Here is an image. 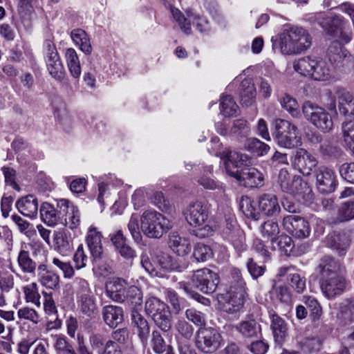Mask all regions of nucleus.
<instances>
[{"label": "nucleus", "instance_id": "obj_1", "mask_svg": "<svg viewBox=\"0 0 354 354\" xmlns=\"http://www.w3.org/2000/svg\"><path fill=\"white\" fill-rule=\"evenodd\" d=\"M312 40V37L305 28L287 25L279 35L278 46L283 55H299L310 48Z\"/></svg>", "mask_w": 354, "mask_h": 354}, {"label": "nucleus", "instance_id": "obj_2", "mask_svg": "<svg viewBox=\"0 0 354 354\" xmlns=\"http://www.w3.org/2000/svg\"><path fill=\"white\" fill-rule=\"evenodd\" d=\"M208 207L205 201H195L191 202L184 210V215L187 223L196 228L195 234L204 238L213 234L214 230L208 219Z\"/></svg>", "mask_w": 354, "mask_h": 354}, {"label": "nucleus", "instance_id": "obj_3", "mask_svg": "<svg viewBox=\"0 0 354 354\" xmlns=\"http://www.w3.org/2000/svg\"><path fill=\"white\" fill-rule=\"evenodd\" d=\"M230 283V288L226 294L227 302L224 308L229 313H234L243 307L245 296L246 284L239 269L231 268Z\"/></svg>", "mask_w": 354, "mask_h": 354}, {"label": "nucleus", "instance_id": "obj_4", "mask_svg": "<svg viewBox=\"0 0 354 354\" xmlns=\"http://www.w3.org/2000/svg\"><path fill=\"white\" fill-rule=\"evenodd\" d=\"M172 223L155 210H147L140 217V230L150 239H160L172 227Z\"/></svg>", "mask_w": 354, "mask_h": 354}, {"label": "nucleus", "instance_id": "obj_5", "mask_svg": "<svg viewBox=\"0 0 354 354\" xmlns=\"http://www.w3.org/2000/svg\"><path fill=\"white\" fill-rule=\"evenodd\" d=\"M272 136L279 146L286 149H293L302 144L301 136L298 128L286 120H275Z\"/></svg>", "mask_w": 354, "mask_h": 354}, {"label": "nucleus", "instance_id": "obj_6", "mask_svg": "<svg viewBox=\"0 0 354 354\" xmlns=\"http://www.w3.org/2000/svg\"><path fill=\"white\" fill-rule=\"evenodd\" d=\"M304 118L322 132H329L333 128V121L330 113L323 107L310 101L301 105Z\"/></svg>", "mask_w": 354, "mask_h": 354}, {"label": "nucleus", "instance_id": "obj_7", "mask_svg": "<svg viewBox=\"0 0 354 354\" xmlns=\"http://www.w3.org/2000/svg\"><path fill=\"white\" fill-rule=\"evenodd\" d=\"M223 345V339L218 330L212 327L201 328L196 335V346L205 354H212Z\"/></svg>", "mask_w": 354, "mask_h": 354}, {"label": "nucleus", "instance_id": "obj_8", "mask_svg": "<svg viewBox=\"0 0 354 354\" xmlns=\"http://www.w3.org/2000/svg\"><path fill=\"white\" fill-rule=\"evenodd\" d=\"M145 311L162 330L171 328L170 311L167 305L157 297H151L145 302Z\"/></svg>", "mask_w": 354, "mask_h": 354}, {"label": "nucleus", "instance_id": "obj_9", "mask_svg": "<svg viewBox=\"0 0 354 354\" xmlns=\"http://www.w3.org/2000/svg\"><path fill=\"white\" fill-rule=\"evenodd\" d=\"M44 57L49 74L57 80H62L64 68L57 53L55 45L50 40H46L43 47Z\"/></svg>", "mask_w": 354, "mask_h": 354}, {"label": "nucleus", "instance_id": "obj_10", "mask_svg": "<svg viewBox=\"0 0 354 354\" xmlns=\"http://www.w3.org/2000/svg\"><path fill=\"white\" fill-rule=\"evenodd\" d=\"M219 281L218 274L208 268L197 270L192 276V282L195 287L207 295L216 291Z\"/></svg>", "mask_w": 354, "mask_h": 354}, {"label": "nucleus", "instance_id": "obj_11", "mask_svg": "<svg viewBox=\"0 0 354 354\" xmlns=\"http://www.w3.org/2000/svg\"><path fill=\"white\" fill-rule=\"evenodd\" d=\"M171 12L174 19L178 23L180 28L185 34L191 32L190 20H192L193 24L200 32H206L209 30L208 21L198 14L188 13L189 21L184 17L183 13L177 8H171Z\"/></svg>", "mask_w": 354, "mask_h": 354}, {"label": "nucleus", "instance_id": "obj_12", "mask_svg": "<svg viewBox=\"0 0 354 354\" xmlns=\"http://www.w3.org/2000/svg\"><path fill=\"white\" fill-rule=\"evenodd\" d=\"M336 100L338 103L339 113L343 115L346 120L354 119V97L347 91L338 90L335 93V99L333 100L327 107L330 111L336 110Z\"/></svg>", "mask_w": 354, "mask_h": 354}, {"label": "nucleus", "instance_id": "obj_13", "mask_svg": "<svg viewBox=\"0 0 354 354\" xmlns=\"http://www.w3.org/2000/svg\"><path fill=\"white\" fill-rule=\"evenodd\" d=\"M282 225L289 234L295 238L305 239L310 235V230L308 223L300 216L290 214L284 216Z\"/></svg>", "mask_w": 354, "mask_h": 354}, {"label": "nucleus", "instance_id": "obj_14", "mask_svg": "<svg viewBox=\"0 0 354 354\" xmlns=\"http://www.w3.org/2000/svg\"><path fill=\"white\" fill-rule=\"evenodd\" d=\"M346 286L347 281L342 273L320 279L322 292L328 299L342 295Z\"/></svg>", "mask_w": 354, "mask_h": 354}, {"label": "nucleus", "instance_id": "obj_15", "mask_svg": "<svg viewBox=\"0 0 354 354\" xmlns=\"http://www.w3.org/2000/svg\"><path fill=\"white\" fill-rule=\"evenodd\" d=\"M283 192L293 196H301L307 203H310L313 199V194L310 187L302 180L300 176H295L290 178L281 187Z\"/></svg>", "mask_w": 354, "mask_h": 354}, {"label": "nucleus", "instance_id": "obj_16", "mask_svg": "<svg viewBox=\"0 0 354 354\" xmlns=\"http://www.w3.org/2000/svg\"><path fill=\"white\" fill-rule=\"evenodd\" d=\"M292 167L304 176H308L317 165L316 158L303 148L298 149L291 159Z\"/></svg>", "mask_w": 354, "mask_h": 354}, {"label": "nucleus", "instance_id": "obj_17", "mask_svg": "<svg viewBox=\"0 0 354 354\" xmlns=\"http://www.w3.org/2000/svg\"><path fill=\"white\" fill-rule=\"evenodd\" d=\"M316 185L322 193H331L337 186L335 172L326 167H319L315 171Z\"/></svg>", "mask_w": 354, "mask_h": 354}, {"label": "nucleus", "instance_id": "obj_18", "mask_svg": "<svg viewBox=\"0 0 354 354\" xmlns=\"http://www.w3.org/2000/svg\"><path fill=\"white\" fill-rule=\"evenodd\" d=\"M102 239L101 232L95 225H91L86 232V243L95 263L101 260L103 257Z\"/></svg>", "mask_w": 354, "mask_h": 354}, {"label": "nucleus", "instance_id": "obj_19", "mask_svg": "<svg viewBox=\"0 0 354 354\" xmlns=\"http://www.w3.org/2000/svg\"><path fill=\"white\" fill-rule=\"evenodd\" d=\"M231 176L238 180L243 185L256 187L263 184V174L254 167L245 168L240 171L231 172Z\"/></svg>", "mask_w": 354, "mask_h": 354}, {"label": "nucleus", "instance_id": "obj_20", "mask_svg": "<svg viewBox=\"0 0 354 354\" xmlns=\"http://www.w3.org/2000/svg\"><path fill=\"white\" fill-rule=\"evenodd\" d=\"M57 207L66 216L65 222L71 229L77 228L80 224V212L69 201L62 198L57 201Z\"/></svg>", "mask_w": 354, "mask_h": 354}, {"label": "nucleus", "instance_id": "obj_21", "mask_svg": "<svg viewBox=\"0 0 354 354\" xmlns=\"http://www.w3.org/2000/svg\"><path fill=\"white\" fill-rule=\"evenodd\" d=\"M321 57L315 55L305 56L293 62L294 70L301 75L313 79V73H315Z\"/></svg>", "mask_w": 354, "mask_h": 354}, {"label": "nucleus", "instance_id": "obj_22", "mask_svg": "<svg viewBox=\"0 0 354 354\" xmlns=\"http://www.w3.org/2000/svg\"><path fill=\"white\" fill-rule=\"evenodd\" d=\"M259 210L264 215L272 216L279 214L281 207L277 196L274 194H263L258 198Z\"/></svg>", "mask_w": 354, "mask_h": 354}, {"label": "nucleus", "instance_id": "obj_23", "mask_svg": "<svg viewBox=\"0 0 354 354\" xmlns=\"http://www.w3.org/2000/svg\"><path fill=\"white\" fill-rule=\"evenodd\" d=\"M328 59L337 67L344 66L350 59V55L347 50L337 41L331 43L327 50Z\"/></svg>", "mask_w": 354, "mask_h": 354}, {"label": "nucleus", "instance_id": "obj_24", "mask_svg": "<svg viewBox=\"0 0 354 354\" xmlns=\"http://www.w3.org/2000/svg\"><path fill=\"white\" fill-rule=\"evenodd\" d=\"M37 277L39 282L47 289L55 290L59 287V276L44 263L37 266Z\"/></svg>", "mask_w": 354, "mask_h": 354}, {"label": "nucleus", "instance_id": "obj_25", "mask_svg": "<svg viewBox=\"0 0 354 354\" xmlns=\"http://www.w3.org/2000/svg\"><path fill=\"white\" fill-rule=\"evenodd\" d=\"M223 234L238 252H242L246 250L245 235L236 224H230V227H227Z\"/></svg>", "mask_w": 354, "mask_h": 354}, {"label": "nucleus", "instance_id": "obj_26", "mask_svg": "<svg viewBox=\"0 0 354 354\" xmlns=\"http://www.w3.org/2000/svg\"><path fill=\"white\" fill-rule=\"evenodd\" d=\"M127 283L124 280L118 278L106 284V295L113 301L123 302L126 298Z\"/></svg>", "mask_w": 354, "mask_h": 354}, {"label": "nucleus", "instance_id": "obj_27", "mask_svg": "<svg viewBox=\"0 0 354 354\" xmlns=\"http://www.w3.org/2000/svg\"><path fill=\"white\" fill-rule=\"evenodd\" d=\"M168 244L169 248L178 256L187 255L192 249L189 240L186 237L180 236L176 232L170 233Z\"/></svg>", "mask_w": 354, "mask_h": 354}, {"label": "nucleus", "instance_id": "obj_28", "mask_svg": "<svg viewBox=\"0 0 354 354\" xmlns=\"http://www.w3.org/2000/svg\"><path fill=\"white\" fill-rule=\"evenodd\" d=\"M226 153L223 160H225L226 172L231 176V172L240 171L239 169L247 162L248 157L238 151H232L230 148Z\"/></svg>", "mask_w": 354, "mask_h": 354}, {"label": "nucleus", "instance_id": "obj_29", "mask_svg": "<svg viewBox=\"0 0 354 354\" xmlns=\"http://www.w3.org/2000/svg\"><path fill=\"white\" fill-rule=\"evenodd\" d=\"M40 216L44 223L49 226H55L62 221L63 214L57 211L53 205L44 203L40 207Z\"/></svg>", "mask_w": 354, "mask_h": 354}, {"label": "nucleus", "instance_id": "obj_30", "mask_svg": "<svg viewBox=\"0 0 354 354\" xmlns=\"http://www.w3.org/2000/svg\"><path fill=\"white\" fill-rule=\"evenodd\" d=\"M16 207L24 216L34 218L37 214L38 201L33 195H28L18 200Z\"/></svg>", "mask_w": 354, "mask_h": 354}, {"label": "nucleus", "instance_id": "obj_31", "mask_svg": "<svg viewBox=\"0 0 354 354\" xmlns=\"http://www.w3.org/2000/svg\"><path fill=\"white\" fill-rule=\"evenodd\" d=\"M71 37L75 46L86 55H90L93 51L91 38L81 28H76L71 31Z\"/></svg>", "mask_w": 354, "mask_h": 354}, {"label": "nucleus", "instance_id": "obj_32", "mask_svg": "<svg viewBox=\"0 0 354 354\" xmlns=\"http://www.w3.org/2000/svg\"><path fill=\"white\" fill-rule=\"evenodd\" d=\"M212 166H206L203 173L198 178V183L205 189L224 191L223 184L216 180L212 174Z\"/></svg>", "mask_w": 354, "mask_h": 354}, {"label": "nucleus", "instance_id": "obj_33", "mask_svg": "<svg viewBox=\"0 0 354 354\" xmlns=\"http://www.w3.org/2000/svg\"><path fill=\"white\" fill-rule=\"evenodd\" d=\"M131 323L142 342L143 344L146 343L150 332L147 319L138 312L133 310L131 313Z\"/></svg>", "mask_w": 354, "mask_h": 354}, {"label": "nucleus", "instance_id": "obj_34", "mask_svg": "<svg viewBox=\"0 0 354 354\" xmlns=\"http://www.w3.org/2000/svg\"><path fill=\"white\" fill-rule=\"evenodd\" d=\"M256 88L250 79L241 82L239 88L240 101L242 105L249 106L253 104L256 98Z\"/></svg>", "mask_w": 354, "mask_h": 354}, {"label": "nucleus", "instance_id": "obj_35", "mask_svg": "<svg viewBox=\"0 0 354 354\" xmlns=\"http://www.w3.org/2000/svg\"><path fill=\"white\" fill-rule=\"evenodd\" d=\"M317 270L322 278L340 274L339 263L330 257H324L320 259Z\"/></svg>", "mask_w": 354, "mask_h": 354}, {"label": "nucleus", "instance_id": "obj_36", "mask_svg": "<svg viewBox=\"0 0 354 354\" xmlns=\"http://www.w3.org/2000/svg\"><path fill=\"white\" fill-rule=\"evenodd\" d=\"M269 315L271 319V328L274 339L279 344H281L287 333V328L284 320L274 311H270Z\"/></svg>", "mask_w": 354, "mask_h": 354}, {"label": "nucleus", "instance_id": "obj_37", "mask_svg": "<svg viewBox=\"0 0 354 354\" xmlns=\"http://www.w3.org/2000/svg\"><path fill=\"white\" fill-rule=\"evenodd\" d=\"M53 240L54 249L62 255H66L71 250L72 241L69 236L64 231H55Z\"/></svg>", "mask_w": 354, "mask_h": 354}, {"label": "nucleus", "instance_id": "obj_38", "mask_svg": "<svg viewBox=\"0 0 354 354\" xmlns=\"http://www.w3.org/2000/svg\"><path fill=\"white\" fill-rule=\"evenodd\" d=\"M103 318L110 327H115L123 320V310L116 306H106L103 308Z\"/></svg>", "mask_w": 354, "mask_h": 354}, {"label": "nucleus", "instance_id": "obj_39", "mask_svg": "<svg viewBox=\"0 0 354 354\" xmlns=\"http://www.w3.org/2000/svg\"><path fill=\"white\" fill-rule=\"evenodd\" d=\"M77 303L78 309L83 315L92 318L97 314V305L93 295L77 299Z\"/></svg>", "mask_w": 354, "mask_h": 354}, {"label": "nucleus", "instance_id": "obj_40", "mask_svg": "<svg viewBox=\"0 0 354 354\" xmlns=\"http://www.w3.org/2000/svg\"><path fill=\"white\" fill-rule=\"evenodd\" d=\"M64 56L71 75L75 79L79 78L82 73V69L76 50L73 48H68L66 49Z\"/></svg>", "mask_w": 354, "mask_h": 354}, {"label": "nucleus", "instance_id": "obj_41", "mask_svg": "<svg viewBox=\"0 0 354 354\" xmlns=\"http://www.w3.org/2000/svg\"><path fill=\"white\" fill-rule=\"evenodd\" d=\"M235 327L245 337H257L261 334V326L254 319L241 322Z\"/></svg>", "mask_w": 354, "mask_h": 354}, {"label": "nucleus", "instance_id": "obj_42", "mask_svg": "<svg viewBox=\"0 0 354 354\" xmlns=\"http://www.w3.org/2000/svg\"><path fill=\"white\" fill-rule=\"evenodd\" d=\"M354 218V199L342 203L337 209V213L333 223L346 222Z\"/></svg>", "mask_w": 354, "mask_h": 354}, {"label": "nucleus", "instance_id": "obj_43", "mask_svg": "<svg viewBox=\"0 0 354 354\" xmlns=\"http://www.w3.org/2000/svg\"><path fill=\"white\" fill-rule=\"evenodd\" d=\"M17 263L24 273L35 274L37 263L32 259L28 251L24 250L19 251L17 257Z\"/></svg>", "mask_w": 354, "mask_h": 354}, {"label": "nucleus", "instance_id": "obj_44", "mask_svg": "<svg viewBox=\"0 0 354 354\" xmlns=\"http://www.w3.org/2000/svg\"><path fill=\"white\" fill-rule=\"evenodd\" d=\"M279 102L282 108L288 111L293 118H301L299 104L297 100L290 95L284 93L279 98Z\"/></svg>", "mask_w": 354, "mask_h": 354}, {"label": "nucleus", "instance_id": "obj_45", "mask_svg": "<svg viewBox=\"0 0 354 354\" xmlns=\"http://www.w3.org/2000/svg\"><path fill=\"white\" fill-rule=\"evenodd\" d=\"M239 106L230 95H222L220 97V111L225 117L236 116Z\"/></svg>", "mask_w": 354, "mask_h": 354}, {"label": "nucleus", "instance_id": "obj_46", "mask_svg": "<svg viewBox=\"0 0 354 354\" xmlns=\"http://www.w3.org/2000/svg\"><path fill=\"white\" fill-rule=\"evenodd\" d=\"M260 232L264 239H270L272 242L277 240L280 232L278 223L270 219L262 223L259 227Z\"/></svg>", "mask_w": 354, "mask_h": 354}, {"label": "nucleus", "instance_id": "obj_47", "mask_svg": "<svg viewBox=\"0 0 354 354\" xmlns=\"http://www.w3.org/2000/svg\"><path fill=\"white\" fill-rule=\"evenodd\" d=\"M244 147L247 151L258 156H263L270 150V147L267 144L254 138L248 139Z\"/></svg>", "mask_w": 354, "mask_h": 354}, {"label": "nucleus", "instance_id": "obj_48", "mask_svg": "<svg viewBox=\"0 0 354 354\" xmlns=\"http://www.w3.org/2000/svg\"><path fill=\"white\" fill-rule=\"evenodd\" d=\"M258 201L256 202L251 198L245 196L243 197L241 201V207L243 213L248 216L255 220L259 219V208H257Z\"/></svg>", "mask_w": 354, "mask_h": 354}, {"label": "nucleus", "instance_id": "obj_49", "mask_svg": "<svg viewBox=\"0 0 354 354\" xmlns=\"http://www.w3.org/2000/svg\"><path fill=\"white\" fill-rule=\"evenodd\" d=\"M25 299L26 302L34 304L37 308L41 307V296L39 293L38 286L37 283L32 282L23 288Z\"/></svg>", "mask_w": 354, "mask_h": 354}, {"label": "nucleus", "instance_id": "obj_50", "mask_svg": "<svg viewBox=\"0 0 354 354\" xmlns=\"http://www.w3.org/2000/svg\"><path fill=\"white\" fill-rule=\"evenodd\" d=\"M53 348L56 354H77L73 345L64 336L54 337Z\"/></svg>", "mask_w": 354, "mask_h": 354}, {"label": "nucleus", "instance_id": "obj_51", "mask_svg": "<svg viewBox=\"0 0 354 354\" xmlns=\"http://www.w3.org/2000/svg\"><path fill=\"white\" fill-rule=\"evenodd\" d=\"M342 133L346 147L349 149L354 148V122L352 120L342 122Z\"/></svg>", "mask_w": 354, "mask_h": 354}, {"label": "nucleus", "instance_id": "obj_52", "mask_svg": "<svg viewBox=\"0 0 354 354\" xmlns=\"http://www.w3.org/2000/svg\"><path fill=\"white\" fill-rule=\"evenodd\" d=\"M327 243L332 249L338 251L341 255L345 253L346 249L348 246V243L345 236L336 234L328 236Z\"/></svg>", "mask_w": 354, "mask_h": 354}, {"label": "nucleus", "instance_id": "obj_53", "mask_svg": "<svg viewBox=\"0 0 354 354\" xmlns=\"http://www.w3.org/2000/svg\"><path fill=\"white\" fill-rule=\"evenodd\" d=\"M140 217L141 216L137 214H132L127 223L128 230L130 232L133 241L137 243H140L142 240V236L140 231V227L139 224L140 221Z\"/></svg>", "mask_w": 354, "mask_h": 354}, {"label": "nucleus", "instance_id": "obj_54", "mask_svg": "<svg viewBox=\"0 0 354 354\" xmlns=\"http://www.w3.org/2000/svg\"><path fill=\"white\" fill-rule=\"evenodd\" d=\"M319 151L324 157L337 158L342 154V149L330 141L324 142L319 147Z\"/></svg>", "mask_w": 354, "mask_h": 354}, {"label": "nucleus", "instance_id": "obj_55", "mask_svg": "<svg viewBox=\"0 0 354 354\" xmlns=\"http://www.w3.org/2000/svg\"><path fill=\"white\" fill-rule=\"evenodd\" d=\"M331 70L329 64L321 57L315 73H313V79L317 81H326L330 77Z\"/></svg>", "mask_w": 354, "mask_h": 354}, {"label": "nucleus", "instance_id": "obj_56", "mask_svg": "<svg viewBox=\"0 0 354 354\" xmlns=\"http://www.w3.org/2000/svg\"><path fill=\"white\" fill-rule=\"evenodd\" d=\"M250 128L248 122L243 119H238L233 122L230 133L236 137H245L249 135Z\"/></svg>", "mask_w": 354, "mask_h": 354}, {"label": "nucleus", "instance_id": "obj_57", "mask_svg": "<svg viewBox=\"0 0 354 354\" xmlns=\"http://www.w3.org/2000/svg\"><path fill=\"white\" fill-rule=\"evenodd\" d=\"M193 255L197 261L204 262L213 257V252L209 245L198 243L194 247Z\"/></svg>", "mask_w": 354, "mask_h": 354}, {"label": "nucleus", "instance_id": "obj_58", "mask_svg": "<svg viewBox=\"0 0 354 354\" xmlns=\"http://www.w3.org/2000/svg\"><path fill=\"white\" fill-rule=\"evenodd\" d=\"M302 301L309 309L313 319H319L322 315V308L317 300L313 297L304 295Z\"/></svg>", "mask_w": 354, "mask_h": 354}, {"label": "nucleus", "instance_id": "obj_59", "mask_svg": "<svg viewBox=\"0 0 354 354\" xmlns=\"http://www.w3.org/2000/svg\"><path fill=\"white\" fill-rule=\"evenodd\" d=\"M151 344L153 351L158 353L162 354L165 352L170 351L169 346L167 345L163 337L158 330H153L152 333Z\"/></svg>", "mask_w": 354, "mask_h": 354}, {"label": "nucleus", "instance_id": "obj_60", "mask_svg": "<svg viewBox=\"0 0 354 354\" xmlns=\"http://www.w3.org/2000/svg\"><path fill=\"white\" fill-rule=\"evenodd\" d=\"M73 286L77 299L93 295L88 281L83 278L76 277L74 279Z\"/></svg>", "mask_w": 354, "mask_h": 354}, {"label": "nucleus", "instance_id": "obj_61", "mask_svg": "<svg viewBox=\"0 0 354 354\" xmlns=\"http://www.w3.org/2000/svg\"><path fill=\"white\" fill-rule=\"evenodd\" d=\"M126 299L135 307L140 306L142 303V293L140 289L134 286L129 287L126 291Z\"/></svg>", "mask_w": 354, "mask_h": 354}, {"label": "nucleus", "instance_id": "obj_62", "mask_svg": "<svg viewBox=\"0 0 354 354\" xmlns=\"http://www.w3.org/2000/svg\"><path fill=\"white\" fill-rule=\"evenodd\" d=\"M288 281L297 293H302L306 289V279L298 273H290Z\"/></svg>", "mask_w": 354, "mask_h": 354}, {"label": "nucleus", "instance_id": "obj_63", "mask_svg": "<svg viewBox=\"0 0 354 354\" xmlns=\"http://www.w3.org/2000/svg\"><path fill=\"white\" fill-rule=\"evenodd\" d=\"M17 316L20 319L28 320L35 324L39 323L40 318L38 313L35 309L29 307H23L19 309Z\"/></svg>", "mask_w": 354, "mask_h": 354}, {"label": "nucleus", "instance_id": "obj_64", "mask_svg": "<svg viewBox=\"0 0 354 354\" xmlns=\"http://www.w3.org/2000/svg\"><path fill=\"white\" fill-rule=\"evenodd\" d=\"M156 259L158 264L163 270H172L177 268L176 261L167 253H159Z\"/></svg>", "mask_w": 354, "mask_h": 354}]
</instances>
